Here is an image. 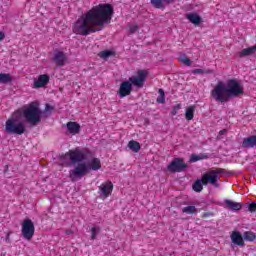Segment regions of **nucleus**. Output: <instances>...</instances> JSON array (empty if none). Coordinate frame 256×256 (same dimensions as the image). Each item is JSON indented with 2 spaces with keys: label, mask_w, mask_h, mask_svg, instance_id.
I'll use <instances>...</instances> for the list:
<instances>
[{
  "label": "nucleus",
  "mask_w": 256,
  "mask_h": 256,
  "mask_svg": "<svg viewBox=\"0 0 256 256\" xmlns=\"http://www.w3.org/2000/svg\"><path fill=\"white\" fill-rule=\"evenodd\" d=\"M203 159H209V155L208 154H192L190 157V161L191 163H197V161H203Z\"/></svg>",
  "instance_id": "19"
},
{
  "label": "nucleus",
  "mask_w": 256,
  "mask_h": 256,
  "mask_svg": "<svg viewBox=\"0 0 256 256\" xmlns=\"http://www.w3.org/2000/svg\"><path fill=\"white\" fill-rule=\"evenodd\" d=\"M231 241L234 243V245H238V247H245V240L243 239V236L241 235V232L234 231L231 234Z\"/></svg>",
  "instance_id": "13"
},
{
  "label": "nucleus",
  "mask_w": 256,
  "mask_h": 256,
  "mask_svg": "<svg viewBox=\"0 0 256 256\" xmlns=\"http://www.w3.org/2000/svg\"><path fill=\"white\" fill-rule=\"evenodd\" d=\"M5 131L8 135H23L25 133V124L17 122L15 118H9L5 124Z\"/></svg>",
  "instance_id": "7"
},
{
  "label": "nucleus",
  "mask_w": 256,
  "mask_h": 256,
  "mask_svg": "<svg viewBox=\"0 0 256 256\" xmlns=\"http://www.w3.org/2000/svg\"><path fill=\"white\" fill-rule=\"evenodd\" d=\"M193 191L196 193H201L203 191V180L202 179H197L194 184L192 185Z\"/></svg>",
  "instance_id": "22"
},
{
  "label": "nucleus",
  "mask_w": 256,
  "mask_h": 256,
  "mask_svg": "<svg viewBox=\"0 0 256 256\" xmlns=\"http://www.w3.org/2000/svg\"><path fill=\"white\" fill-rule=\"evenodd\" d=\"M67 158L70 159L71 163H77L74 169L69 170V178L73 183L83 179L91 171H99L101 169V159L93 157V152L89 149L81 150L76 148L60 155L59 159L64 167H69Z\"/></svg>",
  "instance_id": "2"
},
{
  "label": "nucleus",
  "mask_w": 256,
  "mask_h": 256,
  "mask_svg": "<svg viewBox=\"0 0 256 256\" xmlns=\"http://www.w3.org/2000/svg\"><path fill=\"white\" fill-rule=\"evenodd\" d=\"M243 237H244L245 241H250V242H253L256 239L255 233L251 232V231L244 232V236Z\"/></svg>",
  "instance_id": "26"
},
{
  "label": "nucleus",
  "mask_w": 256,
  "mask_h": 256,
  "mask_svg": "<svg viewBox=\"0 0 256 256\" xmlns=\"http://www.w3.org/2000/svg\"><path fill=\"white\" fill-rule=\"evenodd\" d=\"M167 169L170 173H183L187 169V164L183 158H174Z\"/></svg>",
  "instance_id": "9"
},
{
  "label": "nucleus",
  "mask_w": 256,
  "mask_h": 256,
  "mask_svg": "<svg viewBox=\"0 0 256 256\" xmlns=\"http://www.w3.org/2000/svg\"><path fill=\"white\" fill-rule=\"evenodd\" d=\"M186 19L190 21L193 25H201V16H199L197 13H188L186 15Z\"/></svg>",
  "instance_id": "17"
},
{
  "label": "nucleus",
  "mask_w": 256,
  "mask_h": 256,
  "mask_svg": "<svg viewBox=\"0 0 256 256\" xmlns=\"http://www.w3.org/2000/svg\"><path fill=\"white\" fill-rule=\"evenodd\" d=\"M100 231H101V228L99 226L91 228V240L92 241H95V239H97V235Z\"/></svg>",
  "instance_id": "28"
},
{
  "label": "nucleus",
  "mask_w": 256,
  "mask_h": 256,
  "mask_svg": "<svg viewBox=\"0 0 256 256\" xmlns=\"http://www.w3.org/2000/svg\"><path fill=\"white\" fill-rule=\"evenodd\" d=\"M5 39V33L0 32V41H3Z\"/></svg>",
  "instance_id": "35"
},
{
  "label": "nucleus",
  "mask_w": 256,
  "mask_h": 256,
  "mask_svg": "<svg viewBox=\"0 0 256 256\" xmlns=\"http://www.w3.org/2000/svg\"><path fill=\"white\" fill-rule=\"evenodd\" d=\"M248 211L250 213H255L256 212V203L255 202H252L251 204H249Z\"/></svg>",
  "instance_id": "31"
},
{
  "label": "nucleus",
  "mask_w": 256,
  "mask_h": 256,
  "mask_svg": "<svg viewBox=\"0 0 256 256\" xmlns=\"http://www.w3.org/2000/svg\"><path fill=\"white\" fill-rule=\"evenodd\" d=\"M13 81V78L11 77V74L7 73H0V83H11Z\"/></svg>",
  "instance_id": "23"
},
{
  "label": "nucleus",
  "mask_w": 256,
  "mask_h": 256,
  "mask_svg": "<svg viewBox=\"0 0 256 256\" xmlns=\"http://www.w3.org/2000/svg\"><path fill=\"white\" fill-rule=\"evenodd\" d=\"M6 240L9 241V234H8L7 237H6Z\"/></svg>",
  "instance_id": "39"
},
{
  "label": "nucleus",
  "mask_w": 256,
  "mask_h": 256,
  "mask_svg": "<svg viewBox=\"0 0 256 256\" xmlns=\"http://www.w3.org/2000/svg\"><path fill=\"white\" fill-rule=\"evenodd\" d=\"M66 127L71 135H77L81 132V125L77 122H68Z\"/></svg>",
  "instance_id": "16"
},
{
  "label": "nucleus",
  "mask_w": 256,
  "mask_h": 256,
  "mask_svg": "<svg viewBox=\"0 0 256 256\" xmlns=\"http://www.w3.org/2000/svg\"><path fill=\"white\" fill-rule=\"evenodd\" d=\"M113 55H115V52L111 50H104L99 53V57H101V59H109V57H113Z\"/></svg>",
  "instance_id": "25"
},
{
  "label": "nucleus",
  "mask_w": 256,
  "mask_h": 256,
  "mask_svg": "<svg viewBox=\"0 0 256 256\" xmlns=\"http://www.w3.org/2000/svg\"><path fill=\"white\" fill-rule=\"evenodd\" d=\"M192 73H194V75H199V74H203V73H205L206 75H211V73H213V70H211V69H206V70L194 69L192 71Z\"/></svg>",
  "instance_id": "29"
},
{
  "label": "nucleus",
  "mask_w": 256,
  "mask_h": 256,
  "mask_svg": "<svg viewBox=\"0 0 256 256\" xmlns=\"http://www.w3.org/2000/svg\"><path fill=\"white\" fill-rule=\"evenodd\" d=\"M225 173H227V170H225L224 168H211L201 177L204 187H207V185L219 187V180L221 179V176L219 175H225Z\"/></svg>",
  "instance_id": "6"
},
{
  "label": "nucleus",
  "mask_w": 256,
  "mask_h": 256,
  "mask_svg": "<svg viewBox=\"0 0 256 256\" xmlns=\"http://www.w3.org/2000/svg\"><path fill=\"white\" fill-rule=\"evenodd\" d=\"M224 203L226 205V208L230 209L231 211H241L243 209V204L235 202L233 200L226 199Z\"/></svg>",
  "instance_id": "15"
},
{
  "label": "nucleus",
  "mask_w": 256,
  "mask_h": 256,
  "mask_svg": "<svg viewBox=\"0 0 256 256\" xmlns=\"http://www.w3.org/2000/svg\"><path fill=\"white\" fill-rule=\"evenodd\" d=\"M242 147L244 149H253V147H256V135L244 138L242 141Z\"/></svg>",
  "instance_id": "14"
},
{
  "label": "nucleus",
  "mask_w": 256,
  "mask_h": 256,
  "mask_svg": "<svg viewBox=\"0 0 256 256\" xmlns=\"http://www.w3.org/2000/svg\"><path fill=\"white\" fill-rule=\"evenodd\" d=\"M51 78L48 74H41L38 76V79L34 81L33 87L34 89H41L43 87H47V84Z\"/></svg>",
  "instance_id": "11"
},
{
  "label": "nucleus",
  "mask_w": 256,
  "mask_h": 256,
  "mask_svg": "<svg viewBox=\"0 0 256 256\" xmlns=\"http://www.w3.org/2000/svg\"><path fill=\"white\" fill-rule=\"evenodd\" d=\"M53 61L57 67H63L67 61V54L63 51H58L54 54Z\"/></svg>",
  "instance_id": "12"
},
{
  "label": "nucleus",
  "mask_w": 256,
  "mask_h": 256,
  "mask_svg": "<svg viewBox=\"0 0 256 256\" xmlns=\"http://www.w3.org/2000/svg\"><path fill=\"white\" fill-rule=\"evenodd\" d=\"M179 109H181V104H176L175 106H173L171 115H177V113H179Z\"/></svg>",
  "instance_id": "30"
},
{
  "label": "nucleus",
  "mask_w": 256,
  "mask_h": 256,
  "mask_svg": "<svg viewBox=\"0 0 256 256\" xmlns=\"http://www.w3.org/2000/svg\"><path fill=\"white\" fill-rule=\"evenodd\" d=\"M65 234H66V235H73V230H66V231H65Z\"/></svg>",
  "instance_id": "36"
},
{
  "label": "nucleus",
  "mask_w": 256,
  "mask_h": 256,
  "mask_svg": "<svg viewBox=\"0 0 256 256\" xmlns=\"http://www.w3.org/2000/svg\"><path fill=\"white\" fill-rule=\"evenodd\" d=\"M243 93H245V90L239 84V81L231 79L228 80L227 86L223 81H219L214 89L211 90V97L218 103H227L231 97H239Z\"/></svg>",
  "instance_id": "3"
},
{
  "label": "nucleus",
  "mask_w": 256,
  "mask_h": 256,
  "mask_svg": "<svg viewBox=\"0 0 256 256\" xmlns=\"http://www.w3.org/2000/svg\"><path fill=\"white\" fill-rule=\"evenodd\" d=\"M128 147L134 153H139V151H141V144H139V142H137L135 140L129 141Z\"/></svg>",
  "instance_id": "20"
},
{
  "label": "nucleus",
  "mask_w": 256,
  "mask_h": 256,
  "mask_svg": "<svg viewBox=\"0 0 256 256\" xmlns=\"http://www.w3.org/2000/svg\"><path fill=\"white\" fill-rule=\"evenodd\" d=\"M53 109H55V108L53 106H51L50 104L45 105V111L49 112V111H53Z\"/></svg>",
  "instance_id": "34"
},
{
  "label": "nucleus",
  "mask_w": 256,
  "mask_h": 256,
  "mask_svg": "<svg viewBox=\"0 0 256 256\" xmlns=\"http://www.w3.org/2000/svg\"><path fill=\"white\" fill-rule=\"evenodd\" d=\"M256 52V45L252 47H248L246 49H243L238 53V57L243 58V57H249V55H255Z\"/></svg>",
  "instance_id": "18"
},
{
  "label": "nucleus",
  "mask_w": 256,
  "mask_h": 256,
  "mask_svg": "<svg viewBox=\"0 0 256 256\" xmlns=\"http://www.w3.org/2000/svg\"><path fill=\"white\" fill-rule=\"evenodd\" d=\"M193 117H195V106H189L185 113L186 121H193Z\"/></svg>",
  "instance_id": "21"
},
{
  "label": "nucleus",
  "mask_w": 256,
  "mask_h": 256,
  "mask_svg": "<svg viewBox=\"0 0 256 256\" xmlns=\"http://www.w3.org/2000/svg\"><path fill=\"white\" fill-rule=\"evenodd\" d=\"M182 63L186 65V67H191V64L193 63L190 58H184L182 59Z\"/></svg>",
  "instance_id": "33"
},
{
  "label": "nucleus",
  "mask_w": 256,
  "mask_h": 256,
  "mask_svg": "<svg viewBox=\"0 0 256 256\" xmlns=\"http://www.w3.org/2000/svg\"><path fill=\"white\" fill-rule=\"evenodd\" d=\"M147 79V71L145 70H138L137 76H132L128 79V81H123L120 84L118 95L120 99H123L124 97H128V95H131V92L133 91V85L134 87H143L145 85V80Z\"/></svg>",
  "instance_id": "4"
},
{
  "label": "nucleus",
  "mask_w": 256,
  "mask_h": 256,
  "mask_svg": "<svg viewBox=\"0 0 256 256\" xmlns=\"http://www.w3.org/2000/svg\"><path fill=\"white\" fill-rule=\"evenodd\" d=\"M100 195L107 198L113 193V182L106 181L99 186Z\"/></svg>",
  "instance_id": "10"
},
{
  "label": "nucleus",
  "mask_w": 256,
  "mask_h": 256,
  "mask_svg": "<svg viewBox=\"0 0 256 256\" xmlns=\"http://www.w3.org/2000/svg\"><path fill=\"white\" fill-rule=\"evenodd\" d=\"M227 132V130L226 129H223V130H221L219 133H220V135H223V133H226Z\"/></svg>",
  "instance_id": "37"
},
{
  "label": "nucleus",
  "mask_w": 256,
  "mask_h": 256,
  "mask_svg": "<svg viewBox=\"0 0 256 256\" xmlns=\"http://www.w3.org/2000/svg\"><path fill=\"white\" fill-rule=\"evenodd\" d=\"M159 97L156 99L157 103H161L162 105L165 104V91L163 88L158 90Z\"/></svg>",
  "instance_id": "27"
},
{
  "label": "nucleus",
  "mask_w": 256,
  "mask_h": 256,
  "mask_svg": "<svg viewBox=\"0 0 256 256\" xmlns=\"http://www.w3.org/2000/svg\"><path fill=\"white\" fill-rule=\"evenodd\" d=\"M182 213H186V215H197V208L195 206H186L182 209Z\"/></svg>",
  "instance_id": "24"
},
{
  "label": "nucleus",
  "mask_w": 256,
  "mask_h": 256,
  "mask_svg": "<svg viewBox=\"0 0 256 256\" xmlns=\"http://www.w3.org/2000/svg\"><path fill=\"white\" fill-rule=\"evenodd\" d=\"M113 13V5L108 3L98 4L76 21L73 31L76 35H82L83 37H87V35H91V33H97V31H101L106 24L111 23Z\"/></svg>",
  "instance_id": "1"
},
{
  "label": "nucleus",
  "mask_w": 256,
  "mask_h": 256,
  "mask_svg": "<svg viewBox=\"0 0 256 256\" xmlns=\"http://www.w3.org/2000/svg\"><path fill=\"white\" fill-rule=\"evenodd\" d=\"M5 171H9V166H6Z\"/></svg>",
  "instance_id": "38"
},
{
  "label": "nucleus",
  "mask_w": 256,
  "mask_h": 256,
  "mask_svg": "<svg viewBox=\"0 0 256 256\" xmlns=\"http://www.w3.org/2000/svg\"><path fill=\"white\" fill-rule=\"evenodd\" d=\"M137 31H139L138 25H132L129 27V33H137Z\"/></svg>",
  "instance_id": "32"
},
{
  "label": "nucleus",
  "mask_w": 256,
  "mask_h": 256,
  "mask_svg": "<svg viewBox=\"0 0 256 256\" xmlns=\"http://www.w3.org/2000/svg\"><path fill=\"white\" fill-rule=\"evenodd\" d=\"M22 237L26 241H31L35 237V223L31 219H24L22 221Z\"/></svg>",
  "instance_id": "8"
},
{
  "label": "nucleus",
  "mask_w": 256,
  "mask_h": 256,
  "mask_svg": "<svg viewBox=\"0 0 256 256\" xmlns=\"http://www.w3.org/2000/svg\"><path fill=\"white\" fill-rule=\"evenodd\" d=\"M41 109L39 108V103L31 102L24 110L23 117L26 119L30 125H37L41 123Z\"/></svg>",
  "instance_id": "5"
}]
</instances>
